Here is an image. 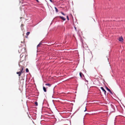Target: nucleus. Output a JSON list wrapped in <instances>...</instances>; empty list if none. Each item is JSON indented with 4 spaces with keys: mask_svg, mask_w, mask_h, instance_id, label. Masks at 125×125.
<instances>
[{
    "mask_svg": "<svg viewBox=\"0 0 125 125\" xmlns=\"http://www.w3.org/2000/svg\"><path fill=\"white\" fill-rule=\"evenodd\" d=\"M23 53V52H22V53L20 55V60L21 61L26 60L25 55H24Z\"/></svg>",
    "mask_w": 125,
    "mask_h": 125,
    "instance_id": "1",
    "label": "nucleus"
},
{
    "mask_svg": "<svg viewBox=\"0 0 125 125\" xmlns=\"http://www.w3.org/2000/svg\"><path fill=\"white\" fill-rule=\"evenodd\" d=\"M23 67H21V69L20 70V71L19 72H17V74L18 75V76H21V73L23 70Z\"/></svg>",
    "mask_w": 125,
    "mask_h": 125,
    "instance_id": "2",
    "label": "nucleus"
},
{
    "mask_svg": "<svg viewBox=\"0 0 125 125\" xmlns=\"http://www.w3.org/2000/svg\"><path fill=\"white\" fill-rule=\"evenodd\" d=\"M106 88L108 91H109L111 94H113V93L107 87H106Z\"/></svg>",
    "mask_w": 125,
    "mask_h": 125,
    "instance_id": "3",
    "label": "nucleus"
},
{
    "mask_svg": "<svg viewBox=\"0 0 125 125\" xmlns=\"http://www.w3.org/2000/svg\"><path fill=\"white\" fill-rule=\"evenodd\" d=\"M118 40L119 41H120L121 42H122L123 41V39L122 37L121 36L118 39Z\"/></svg>",
    "mask_w": 125,
    "mask_h": 125,
    "instance_id": "4",
    "label": "nucleus"
},
{
    "mask_svg": "<svg viewBox=\"0 0 125 125\" xmlns=\"http://www.w3.org/2000/svg\"><path fill=\"white\" fill-rule=\"evenodd\" d=\"M79 75L81 78H83V77H84V76L83 73L81 72H80Z\"/></svg>",
    "mask_w": 125,
    "mask_h": 125,
    "instance_id": "5",
    "label": "nucleus"
},
{
    "mask_svg": "<svg viewBox=\"0 0 125 125\" xmlns=\"http://www.w3.org/2000/svg\"><path fill=\"white\" fill-rule=\"evenodd\" d=\"M101 89L104 92V93L105 95H106V92L105 90L104 89V88L103 87H101Z\"/></svg>",
    "mask_w": 125,
    "mask_h": 125,
    "instance_id": "6",
    "label": "nucleus"
},
{
    "mask_svg": "<svg viewBox=\"0 0 125 125\" xmlns=\"http://www.w3.org/2000/svg\"><path fill=\"white\" fill-rule=\"evenodd\" d=\"M59 17L60 18V19L63 20V21H65L66 20V19L64 17L62 16H59Z\"/></svg>",
    "mask_w": 125,
    "mask_h": 125,
    "instance_id": "7",
    "label": "nucleus"
},
{
    "mask_svg": "<svg viewBox=\"0 0 125 125\" xmlns=\"http://www.w3.org/2000/svg\"><path fill=\"white\" fill-rule=\"evenodd\" d=\"M43 43L42 41H41L39 43V44L37 45V47L38 48L40 46V45H41Z\"/></svg>",
    "mask_w": 125,
    "mask_h": 125,
    "instance_id": "8",
    "label": "nucleus"
},
{
    "mask_svg": "<svg viewBox=\"0 0 125 125\" xmlns=\"http://www.w3.org/2000/svg\"><path fill=\"white\" fill-rule=\"evenodd\" d=\"M43 90L45 92H46L47 91V90H46V88L44 87L43 86Z\"/></svg>",
    "mask_w": 125,
    "mask_h": 125,
    "instance_id": "9",
    "label": "nucleus"
},
{
    "mask_svg": "<svg viewBox=\"0 0 125 125\" xmlns=\"http://www.w3.org/2000/svg\"><path fill=\"white\" fill-rule=\"evenodd\" d=\"M45 85H46L48 86L49 87H50L51 86V85L49 83H46Z\"/></svg>",
    "mask_w": 125,
    "mask_h": 125,
    "instance_id": "10",
    "label": "nucleus"
},
{
    "mask_svg": "<svg viewBox=\"0 0 125 125\" xmlns=\"http://www.w3.org/2000/svg\"><path fill=\"white\" fill-rule=\"evenodd\" d=\"M54 8L55 9L56 12H57L58 11V10L57 9L56 7H55Z\"/></svg>",
    "mask_w": 125,
    "mask_h": 125,
    "instance_id": "11",
    "label": "nucleus"
},
{
    "mask_svg": "<svg viewBox=\"0 0 125 125\" xmlns=\"http://www.w3.org/2000/svg\"><path fill=\"white\" fill-rule=\"evenodd\" d=\"M36 105V106H37L38 105V103L37 102H35L34 103Z\"/></svg>",
    "mask_w": 125,
    "mask_h": 125,
    "instance_id": "12",
    "label": "nucleus"
},
{
    "mask_svg": "<svg viewBox=\"0 0 125 125\" xmlns=\"http://www.w3.org/2000/svg\"><path fill=\"white\" fill-rule=\"evenodd\" d=\"M26 72L28 73L29 72V70L28 68H26Z\"/></svg>",
    "mask_w": 125,
    "mask_h": 125,
    "instance_id": "13",
    "label": "nucleus"
},
{
    "mask_svg": "<svg viewBox=\"0 0 125 125\" xmlns=\"http://www.w3.org/2000/svg\"><path fill=\"white\" fill-rule=\"evenodd\" d=\"M30 33V32H27L26 34L28 36V35H29V34Z\"/></svg>",
    "mask_w": 125,
    "mask_h": 125,
    "instance_id": "14",
    "label": "nucleus"
},
{
    "mask_svg": "<svg viewBox=\"0 0 125 125\" xmlns=\"http://www.w3.org/2000/svg\"><path fill=\"white\" fill-rule=\"evenodd\" d=\"M66 17H67V20H69V17H68V16L67 15L66 16Z\"/></svg>",
    "mask_w": 125,
    "mask_h": 125,
    "instance_id": "15",
    "label": "nucleus"
},
{
    "mask_svg": "<svg viewBox=\"0 0 125 125\" xmlns=\"http://www.w3.org/2000/svg\"><path fill=\"white\" fill-rule=\"evenodd\" d=\"M24 50V51L25 52V48H22L21 49V50Z\"/></svg>",
    "mask_w": 125,
    "mask_h": 125,
    "instance_id": "16",
    "label": "nucleus"
},
{
    "mask_svg": "<svg viewBox=\"0 0 125 125\" xmlns=\"http://www.w3.org/2000/svg\"><path fill=\"white\" fill-rule=\"evenodd\" d=\"M61 13L64 15H65L64 14V13L62 12H61Z\"/></svg>",
    "mask_w": 125,
    "mask_h": 125,
    "instance_id": "17",
    "label": "nucleus"
},
{
    "mask_svg": "<svg viewBox=\"0 0 125 125\" xmlns=\"http://www.w3.org/2000/svg\"><path fill=\"white\" fill-rule=\"evenodd\" d=\"M51 2H53V1H52V0H49Z\"/></svg>",
    "mask_w": 125,
    "mask_h": 125,
    "instance_id": "18",
    "label": "nucleus"
},
{
    "mask_svg": "<svg viewBox=\"0 0 125 125\" xmlns=\"http://www.w3.org/2000/svg\"><path fill=\"white\" fill-rule=\"evenodd\" d=\"M36 0V1L37 2H39V1H38V0Z\"/></svg>",
    "mask_w": 125,
    "mask_h": 125,
    "instance_id": "19",
    "label": "nucleus"
},
{
    "mask_svg": "<svg viewBox=\"0 0 125 125\" xmlns=\"http://www.w3.org/2000/svg\"><path fill=\"white\" fill-rule=\"evenodd\" d=\"M86 111V107H85V110L84 111V112L85 111Z\"/></svg>",
    "mask_w": 125,
    "mask_h": 125,
    "instance_id": "20",
    "label": "nucleus"
},
{
    "mask_svg": "<svg viewBox=\"0 0 125 125\" xmlns=\"http://www.w3.org/2000/svg\"><path fill=\"white\" fill-rule=\"evenodd\" d=\"M19 66L20 67H21V65L20 64H19Z\"/></svg>",
    "mask_w": 125,
    "mask_h": 125,
    "instance_id": "21",
    "label": "nucleus"
},
{
    "mask_svg": "<svg viewBox=\"0 0 125 125\" xmlns=\"http://www.w3.org/2000/svg\"><path fill=\"white\" fill-rule=\"evenodd\" d=\"M74 28H75V29L76 30V27H74Z\"/></svg>",
    "mask_w": 125,
    "mask_h": 125,
    "instance_id": "22",
    "label": "nucleus"
},
{
    "mask_svg": "<svg viewBox=\"0 0 125 125\" xmlns=\"http://www.w3.org/2000/svg\"><path fill=\"white\" fill-rule=\"evenodd\" d=\"M21 43H23V42H21Z\"/></svg>",
    "mask_w": 125,
    "mask_h": 125,
    "instance_id": "23",
    "label": "nucleus"
},
{
    "mask_svg": "<svg viewBox=\"0 0 125 125\" xmlns=\"http://www.w3.org/2000/svg\"><path fill=\"white\" fill-rule=\"evenodd\" d=\"M86 81H87V82H88V81H87V80H86Z\"/></svg>",
    "mask_w": 125,
    "mask_h": 125,
    "instance_id": "24",
    "label": "nucleus"
}]
</instances>
